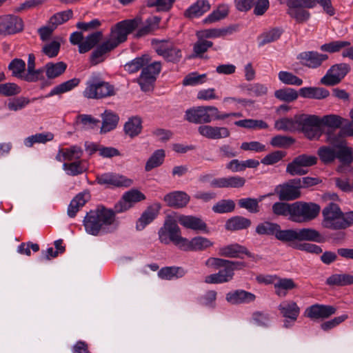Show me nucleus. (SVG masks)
<instances>
[{"mask_svg":"<svg viewBox=\"0 0 353 353\" xmlns=\"http://www.w3.org/2000/svg\"><path fill=\"white\" fill-rule=\"evenodd\" d=\"M327 58V54L314 51L303 52L298 56V59L302 65L311 68L319 67Z\"/></svg>","mask_w":353,"mask_h":353,"instance_id":"nucleus-23","label":"nucleus"},{"mask_svg":"<svg viewBox=\"0 0 353 353\" xmlns=\"http://www.w3.org/2000/svg\"><path fill=\"white\" fill-rule=\"evenodd\" d=\"M241 254L251 256L248 250L239 244H231L219 248V254L224 257H239Z\"/></svg>","mask_w":353,"mask_h":353,"instance_id":"nucleus-32","label":"nucleus"},{"mask_svg":"<svg viewBox=\"0 0 353 353\" xmlns=\"http://www.w3.org/2000/svg\"><path fill=\"white\" fill-rule=\"evenodd\" d=\"M145 199V196L139 190L132 189L126 192L121 200L115 205L117 212H123L130 209L136 203Z\"/></svg>","mask_w":353,"mask_h":353,"instance_id":"nucleus-18","label":"nucleus"},{"mask_svg":"<svg viewBox=\"0 0 353 353\" xmlns=\"http://www.w3.org/2000/svg\"><path fill=\"white\" fill-rule=\"evenodd\" d=\"M232 32L230 28H212V29H205L200 31L196 32V37L198 39H216V38H221L229 34H231Z\"/></svg>","mask_w":353,"mask_h":353,"instance_id":"nucleus-36","label":"nucleus"},{"mask_svg":"<svg viewBox=\"0 0 353 353\" xmlns=\"http://www.w3.org/2000/svg\"><path fill=\"white\" fill-rule=\"evenodd\" d=\"M274 96L281 101L291 102L298 98V93L295 90L288 88L276 90Z\"/></svg>","mask_w":353,"mask_h":353,"instance_id":"nucleus-59","label":"nucleus"},{"mask_svg":"<svg viewBox=\"0 0 353 353\" xmlns=\"http://www.w3.org/2000/svg\"><path fill=\"white\" fill-rule=\"evenodd\" d=\"M185 274V271L183 268L180 267H165L161 268L158 272V276L161 279L165 280L181 278Z\"/></svg>","mask_w":353,"mask_h":353,"instance_id":"nucleus-45","label":"nucleus"},{"mask_svg":"<svg viewBox=\"0 0 353 353\" xmlns=\"http://www.w3.org/2000/svg\"><path fill=\"white\" fill-rule=\"evenodd\" d=\"M320 210V206L314 203H293L291 221L299 223L309 222L319 215Z\"/></svg>","mask_w":353,"mask_h":353,"instance_id":"nucleus-5","label":"nucleus"},{"mask_svg":"<svg viewBox=\"0 0 353 353\" xmlns=\"http://www.w3.org/2000/svg\"><path fill=\"white\" fill-rule=\"evenodd\" d=\"M287 13L297 23H304L310 18V13L309 11L298 5L296 6V3L292 0H290L287 3Z\"/></svg>","mask_w":353,"mask_h":353,"instance_id":"nucleus-29","label":"nucleus"},{"mask_svg":"<svg viewBox=\"0 0 353 353\" xmlns=\"http://www.w3.org/2000/svg\"><path fill=\"white\" fill-rule=\"evenodd\" d=\"M100 185L128 188L132 185V180L119 174L108 172L97 175L96 179Z\"/></svg>","mask_w":353,"mask_h":353,"instance_id":"nucleus-16","label":"nucleus"},{"mask_svg":"<svg viewBox=\"0 0 353 353\" xmlns=\"http://www.w3.org/2000/svg\"><path fill=\"white\" fill-rule=\"evenodd\" d=\"M344 121L343 118L336 114H328L320 118L321 125L327 126L332 129L340 128Z\"/></svg>","mask_w":353,"mask_h":353,"instance_id":"nucleus-54","label":"nucleus"},{"mask_svg":"<svg viewBox=\"0 0 353 353\" xmlns=\"http://www.w3.org/2000/svg\"><path fill=\"white\" fill-rule=\"evenodd\" d=\"M235 208V203L230 199H223L217 202L212 207V210L219 214L232 212Z\"/></svg>","mask_w":353,"mask_h":353,"instance_id":"nucleus-60","label":"nucleus"},{"mask_svg":"<svg viewBox=\"0 0 353 353\" xmlns=\"http://www.w3.org/2000/svg\"><path fill=\"white\" fill-rule=\"evenodd\" d=\"M159 241L164 244L172 242L176 246L181 249L185 237L181 235V229L174 214L166 216L163 225L158 232Z\"/></svg>","mask_w":353,"mask_h":353,"instance_id":"nucleus-3","label":"nucleus"},{"mask_svg":"<svg viewBox=\"0 0 353 353\" xmlns=\"http://www.w3.org/2000/svg\"><path fill=\"white\" fill-rule=\"evenodd\" d=\"M229 12L228 6L226 5H222L218 7V8L213 11L209 14L204 20L205 23H210L217 21H219L225 18Z\"/></svg>","mask_w":353,"mask_h":353,"instance_id":"nucleus-56","label":"nucleus"},{"mask_svg":"<svg viewBox=\"0 0 353 353\" xmlns=\"http://www.w3.org/2000/svg\"><path fill=\"white\" fill-rule=\"evenodd\" d=\"M282 33L283 30L280 28H274L263 33L260 37V45L263 46L266 43L276 41L280 38Z\"/></svg>","mask_w":353,"mask_h":353,"instance_id":"nucleus-58","label":"nucleus"},{"mask_svg":"<svg viewBox=\"0 0 353 353\" xmlns=\"http://www.w3.org/2000/svg\"><path fill=\"white\" fill-rule=\"evenodd\" d=\"M102 37V32L97 31L87 36L83 40V35L81 32H74L70 34V41L72 45H78L79 52L82 54L90 50Z\"/></svg>","mask_w":353,"mask_h":353,"instance_id":"nucleus-11","label":"nucleus"},{"mask_svg":"<svg viewBox=\"0 0 353 353\" xmlns=\"http://www.w3.org/2000/svg\"><path fill=\"white\" fill-rule=\"evenodd\" d=\"M83 225L88 234L98 236L116 231L119 221L112 210L101 207L88 212L84 218Z\"/></svg>","mask_w":353,"mask_h":353,"instance_id":"nucleus-1","label":"nucleus"},{"mask_svg":"<svg viewBox=\"0 0 353 353\" xmlns=\"http://www.w3.org/2000/svg\"><path fill=\"white\" fill-rule=\"evenodd\" d=\"M113 49L111 44L109 45L104 41L92 52L90 56L91 63L92 65H97L103 62L105 60V54Z\"/></svg>","mask_w":353,"mask_h":353,"instance_id":"nucleus-39","label":"nucleus"},{"mask_svg":"<svg viewBox=\"0 0 353 353\" xmlns=\"http://www.w3.org/2000/svg\"><path fill=\"white\" fill-rule=\"evenodd\" d=\"M161 205L159 203H154L149 206L141 214L137 223V228L143 230L147 225L150 223L159 214Z\"/></svg>","mask_w":353,"mask_h":353,"instance_id":"nucleus-28","label":"nucleus"},{"mask_svg":"<svg viewBox=\"0 0 353 353\" xmlns=\"http://www.w3.org/2000/svg\"><path fill=\"white\" fill-rule=\"evenodd\" d=\"M296 239L299 241H314L322 242V235L316 230L310 228H305L296 230Z\"/></svg>","mask_w":353,"mask_h":353,"instance_id":"nucleus-34","label":"nucleus"},{"mask_svg":"<svg viewBox=\"0 0 353 353\" xmlns=\"http://www.w3.org/2000/svg\"><path fill=\"white\" fill-rule=\"evenodd\" d=\"M79 79L76 78L63 82L53 88L51 90V91L46 96V97H50L54 95L60 94L69 92L75 87H77L79 85Z\"/></svg>","mask_w":353,"mask_h":353,"instance_id":"nucleus-43","label":"nucleus"},{"mask_svg":"<svg viewBox=\"0 0 353 353\" xmlns=\"http://www.w3.org/2000/svg\"><path fill=\"white\" fill-rule=\"evenodd\" d=\"M210 8L208 1H198L186 10L185 15L190 18L199 17L208 12Z\"/></svg>","mask_w":353,"mask_h":353,"instance_id":"nucleus-42","label":"nucleus"},{"mask_svg":"<svg viewBox=\"0 0 353 353\" xmlns=\"http://www.w3.org/2000/svg\"><path fill=\"white\" fill-rule=\"evenodd\" d=\"M299 115L295 116L294 118H282L278 119L274 123V128L277 130L294 132L299 129L298 117Z\"/></svg>","mask_w":353,"mask_h":353,"instance_id":"nucleus-38","label":"nucleus"},{"mask_svg":"<svg viewBox=\"0 0 353 353\" xmlns=\"http://www.w3.org/2000/svg\"><path fill=\"white\" fill-rule=\"evenodd\" d=\"M299 129L309 139H319L322 134L320 117L316 115L302 114L298 117Z\"/></svg>","mask_w":353,"mask_h":353,"instance_id":"nucleus-7","label":"nucleus"},{"mask_svg":"<svg viewBox=\"0 0 353 353\" xmlns=\"http://www.w3.org/2000/svg\"><path fill=\"white\" fill-rule=\"evenodd\" d=\"M72 15L73 12L71 10H67L57 12L50 18L48 23L54 29H56L58 26L68 21L70 19H71Z\"/></svg>","mask_w":353,"mask_h":353,"instance_id":"nucleus-51","label":"nucleus"},{"mask_svg":"<svg viewBox=\"0 0 353 353\" xmlns=\"http://www.w3.org/2000/svg\"><path fill=\"white\" fill-rule=\"evenodd\" d=\"M199 133L209 139H220L227 138L230 135V132L225 127H217L208 125H200L198 128Z\"/></svg>","mask_w":353,"mask_h":353,"instance_id":"nucleus-24","label":"nucleus"},{"mask_svg":"<svg viewBox=\"0 0 353 353\" xmlns=\"http://www.w3.org/2000/svg\"><path fill=\"white\" fill-rule=\"evenodd\" d=\"M350 71L346 63L336 64L332 66L326 74L321 78V83L325 85H334L339 83Z\"/></svg>","mask_w":353,"mask_h":353,"instance_id":"nucleus-14","label":"nucleus"},{"mask_svg":"<svg viewBox=\"0 0 353 353\" xmlns=\"http://www.w3.org/2000/svg\"><path fill=\"white\" fill-rule=\"evenodd\" d=\"M272 194L261 196L259 200L252 198L241 199L239 201V205L248 210L251 213H256L259 211V202Z\"/></svg>","mask_w":353,"mask_h":353,"instance_id":"nucleus-49","label":"nucleus"},{"mask_svg":"<svg viewBox=\"0 0 353 353\" xmlns=\"http://www.w3.org/2000/svg\"><path fill=\"white\" fill-rule=\"evenodd\" d=\"M66 69V64L63 62L56 63H50L46 65V73L48 79H54L64 72Z\"/></svg>","mask_w":353,"mask_h":353,"instance_id":"nucleus-53","label":"nucleus"},{"mask_svg":"<svg viewBox=\"0 0 353 353\" xmlns=\"http://www.w3.org/2000/svg\"><path fill=\"white\" fill-rule=\"evenodd\" d=\"M279 79L283 83L287 85H301L303 84V80L292 73L281 71L279 74Z\"/></svg>","mask_w":353,"mask_h":353,"instance_id":"nucleus-64","label":"nucleus"},{"mask_svg":"<svg viewBox=\"0 0 353 353\" xmlns=\"http://www.w3.org/2000/svg\"><path fill=\"white\" fill-rule=\"evenodd\" d=\"M54 134L51 132L37 133L26 138L23 141L24 145L30 148L35 143H46L53 139Z\"/></svg>","mask_w":353,"mask_h":353,"instance_id":"nucleus-46","label":"nucleus"},{"mask_svg":"<svg viewBox=\"0 0 353 353\" xmlns=\"http://www.w3.org/2000/svg\"><path fill=\"white\" fill-rule=\"evenodd\" d=\"M343 131H340L337 134L327 132V139L333 146L338 148L336 157L344 165H348L353 160L352 149L346 146V143L343 139Z\"/></svg>","mask_w":353,"mask_h":353,"instance_id":"nucleus-8","label":"nucleus"},{"mask_svg":"<svg viewBox=\"0 0 353 353\" xmlns=\"http://www.w3.org/2000/svg\"><path fill=\"white\" fill-rule=\"evenodd\" d=\"M329 285H347L353 284V275L347 274H336L327 279Z\"/></svg>","mask_w":353,"mask_h":353,"instance_id":"nucleus-47","label":"nucleus"},{"mask_svg":"<svg viewBox=\"0 0 353 353\" xmlns=\"http://www.w3.org/2000/svg\"><path fill=\"white\" fill-rule=\"evenodd\" d=\"M116 94L114 87L110 83L102 80L99 74H92L86 83L83 95L88 99H101Z\"/></svg>","mask_w":353,"mask_h":353,"instance_id":"nucleus-2","label":"nucleus"},{"mask_svg":"<svg viewBox=\"0 0 353 353\" xmlns=\"http://www.w3.org/2000/svg\"><path fill=\"white\" fill-rule=\"evenodd\" d=\"M163 200L170 207L181 208L188 203L190 196L183 191H174L165 194Z\"/></svg>","mask_w":353,"mask_h":353,"instance_id":"nucleus-26","label":"nucleus"},{"mask_svg":"<svg viewBox=\"0 0 353 353\" xmlns=\"http://www.w3.org/2000/svg\"><path fill=\"white\" fill-rule=\"evenodd\" d=\"M213 245L214 242L210 239L202 236H197L190 240L185 238L181 250L187 252H201Z\"/></svg>","mask_w":353,"mask_h":353,"instance_id":"nucleus-19","label":"nucleus"},{"mask_svg":"<svg viewBox=\"0 0 353 353\" xmlns=\"http://www.w3.org/2000/svg\"><path fill=\"white\" fill-rule=\"evenodd\" d=\"M350 45V43L347 41H334L328 43L323 44L321 46L322 51L334 53L340 51L341 49L345 48Z\"/></svg>","mask_w":353,"mask_h":353,"instance_id":"nucleus-62","label":"nucleus"},{"mask_svg":"<svg viewBox=\"0 0 353 353\" xmlns=\"http://www.w3.org/2000/svg\"><path fill=\"white\" fill-rule=\"evenodd\" d=\"M83 154V150L77 145L60 150L56 159L59 161L79 159Z\"/></svg>","mask_w":353,"mask_h":353,"instance_id":"nucleus-35","label":"nucleus"},{"mask_svg":"<svg viewBox=\"0 0 353 353\" xmlns=\"http://www.w3.org/2000/svg\"><path fill=\"white\" fill-rule=\"evenodd\" d=\"M34 67L35 57L33 54H30L28 60V70L24 76V80L28 81H36L40 78L41 72L39 70H35Z\"/></svg>","mask_w":353,"mask_h":353,"instance_id":"nucleus-48","label":"nucleus"},{"mask_svg":"<svg viewBox=\"0 0 353 353\" xmlns=\"http://www.w3.org/2000/svg\"><path fill=\"white\" fill-rule=\"evenodd\" d=\"M322 214L323 216L322 225L324 228L332 230L343 228V213L336 204L330 203L323 210Z\"/></svg>","mask_w":353,"mask_h":353,"instance_id":"nucleus-9","label":"nucleus"},{"mask_svg":"<svg viewBox=\"0 0 353 353\" xmlns=\"http://www.w3.org/2000/svg\"><path fill=\"white\" fill-rule=\"evenodd\" d=\"M336 311L334 306L315 304L306 309L305 315L311 319H327L335 314Z\"/></svg>","mask_w":353,"mask_h":353,"instance_id":"nucleus-21","label":"nucleus"},{"mask_svg":"<svg viewBox=\"0 0 353 353\" xmlns=\"http://www.w3.org/2000/svg\"><path fill=\"white\" fill-rule=\"evenodd\" d=\"M60 49V43L58 40L46 42L42 46V52L49 57H54L58 54Z\"/></svg>","mask_w":353,"mask_h":353,"instance_id":"nucleus-63","label":"nucleus"},{"mask_svg":"<svg viewBox=\"0 0 353 353\" xmlns=\"http://www.w3.org/2000/svg\"><path fill=\"white\" fill-rule=\"evenodd\" d=\"M137 20L123 21L111 29L109 37L105 41L114 49L119 43L125 41L127 36L138 26Z\"/></svg>","mask_w":353,"mask_h":353,"instance_id":"nucleus-6","label":"nucleus"},{"mask_svg":"<svg viewBox=\"0 0 353 353\" xmlns=\"http://www.w3.org/2000/svg\"><path fill=\"white\" fill-rule=\"evenodd\" d=\"M161 68L160 62H154L143 68L138 79V83L143 91H150L152 89L157 75L160 72Z\"/></svg>","mask_w":353,"mask_h":353,"instance_id":"nucleus-13","label":"nucleus"},{"mask_svg":"<svg viewBox=\"0 0 353 353\" xmlns=\"http://www.w3.org/2000/svg\"><path fill=\"white\" fill-rule=\"evenodd\" d=\"M90 193L84 191L78 194L70 202L68 208V215L73 218L76 216L77 212L82 208L85 203L90 199Z\"/></svg>","mask_w":353,"mask_h":353,"instance_id":"nucleus-31","label":"nucleus"},{"mask_svg":"<svg viewBox=\"0 0 353 353\" xmlns=\"http://www.w3.org/2000/svg\"><path fill=\"white\" fill-rule=\"evenodd\" d=\"M173 214L177 223H179L185 228L194 231H201L205 233L208 232L207 224L200 217L176 213Z\"/></svg>","mask_w":353,"mask_h":353,"instance_id":"nucleus-17","label":"nucleus"},{"mask_svg":"<svg viewBox=\"0 0 353 353\" xmlns=\"http://www.w3.org/2000/svg\"><path fill=\"white\" fill-rule=\"evenodd\" d=\"M165 157V150L163 149L154 151L146 161L145 170L149 172L163 164Z\"/></svg>","mask_w":353,"mask_h":353,"instance_id":"nucleus-44","label":"nucleus"},{"mask_svg":"<svg viewBox=\"0 0 353 353\" xmlns=\"http://www.w3.org/2000/svg\"><path fill=\"white\" fill-rule=\"evenodd\" d=\"M9 70L12 72V75L24 79L26 70V63L21 59H13L8 65Z\"/></svg>","mask_w":353,"mask_h":353,"instance_id":"nucleus-55","label":"nucleus"},{"mask_svg":"<svg viewBox=\"0 0 353 353\" xmlns=\"http://www.w3.org/2000/svg\"><path fill=\"white\" fill-rule=\"evenodd\" d=\"M297 288L296 283L292 279L278 276L274 286V293L281 298L285 297L289 292Z\"/></svg>","mask_w":353,"mask_h":353,"instance_id":"nucleus-27","label":"nucleus"},{"mask_svg":"<svg viewBox=\"0 0 353 353\" xmlns=\"http://www.w3.org/2000/svg\"><path fill=\"white\" fill-rule=\"evenodd\" d=\"M217 108L214 106H199L188 110L185 119L194 123H208L216 117Z\"/></svg>","mask_w":353,"mask_h":353,"instance_id":"nucleus-10","label":"nucleus"},{"mask_svg":"<svg viewBox=\"0 0 353 353\" xmlns=\"http://www.w3.org/2000/svg\"><path fill=\"white\" fill-rule=\"evenodd\" d=\"M236 126L252 130L266 129L268 128L267 123L262 120L243 119L234 122Z\"/></svg>","mask_w":353,"mask_h":353,"instance_id":"nucleus-50","label":"nucleus"},{"mask_svg":"<svg viewBox=\"0 0 353 353\" xmlns=\"http://www.w3.org/2000/svg\"><path fill=\"white\" fill-rule=\"evenodd\" d=\"M152 46L157 53L168 61L176 63L182 57L180 49L170 41L153 40Z\"/></svg>","mask_w":353,"mask_h":353,"instance_id":"nucleus-12","label":"nucleus"},{"mask_svg":"<svg viewBox=\"0 0 353 353\" xmlns=\"http://www.w3.org/2000/svg\"><path fill=\"white\" fill-rule=\"evenodd\" d=\"M245 179L239 176L223 177L214 179L212 185L216 188H241L245 185Z\"/></svg>","mask_w":353,"mask_h":353,"instance_id":"nucleus-30","label":"nucleus"},{"mask_svg":"<svg viewBox=\"0 0 353 353\" xmlns=\"http://www.w3.org/2000/svg\"><path fill=\"white\" fill-rule=\"evenodd\" d=\"M300 95L303 98L323 99L330 95V92L320 87H304L299 90Z\"/></svg>","mask_w":353,"mask_h":353,"instance_id":"nucleus-33","label":"nucleus"},{"mask_svg":"<svg viewBox=\"0 0 353 353\" xmlns=\"http://www.w3.org/2000/svg\"><path fill=\"white\" fill-rule=\"evenodd\" d=\"M250 225L251 221L250 219L243 216H236L229 219L226 221L225 228L227 230L234 231L245 229Z\"/></svg>","mask_w":353,"mask_h":353,"instance_id":"nucleus-40","label":"nucleus"},{"mask_svg":"<svg viewBox=\"0 0 353 353\" xmlns=\"http://www.w3.org/2000/svg\"><path fill=\"white\" fill-rule=\"evenodd\" d=\"M23 29V22L16 16L0 17V34H13Z\"/></svg>","mask_w":353,"mask_h":353,"instance_id":"nucleus-22","label":"nucleus"},{"mask_svg":"<svg viewBox=\"0 0 353 353\" xmlns=\"http://www.w3.org/2000/svg\"><path fill=\"white\" fill-rule=\"evenodd\" d=\"M281 314L285 318L284 327H290V323H294L300 314V307L297 303L292 300H285L278 306Z\"/></svg>","mask_w":353,"mask_h":353,"instance_id":"nucleus-15","label":"nucleus"},{"mask_svg":"<svg viewBox=\"0 0 353 353\" xmlns=\"http://www.w3.org/2000/svg\"><path fill=\"white\" fill-rule=\"evenodd\" d=\"M119 116L110 110H105L102 114L101 133L108 132L114 129L119 122Z\"/></svg>","mask_w":353,"mask_h":353,"instance_id":"nucleus-37","label":"nucleus"},{"mask_svg":"<svg viewBox=\"0 0 353 353\" xmlns=\"http://www.w3.org/2000/svg\"><path fill=\"white\" fill-rule=\"evenodd\" d=\"M221 268L218 269L216 273L211 274L205 277L204 281L208 284H221L230 282L233 279L234 271L245 267V263L241 261H232L225 260Z\"/></svg>","mask_w":353,"mask_h":353,"instance_id":"nucleus-4","label":"nucleus"},{"mask_svg":"<svg viewBox=\"0 0 353 353\" xmlns=\"http://www.w3.org/2000/svg\"><path fill=\"white\" fill-rule=\"evenodd\" d=\"M225 299L232 305L247 304L254 302L256 299V296L243 290H236L227 293Z\"/></svg>","mask_w":353,"mask_h":353,"instance_id":"nucleus-25","label":"nucleus"},{"mask_svg":"<svg viewBox=\"0 0 353 353\" xmlns=\"http://www.w3.org/2000/svg\"><path fill=\"white\" fill-rule=\"evenodd\" d=\"M150 61V59L148 55L145 54L140 57H137L133 59L132 61L126 63L125 65V70L128 71L130 73H134L137 72L139 69H141L144 65H146Z\"/></svg>","mask_w":353,"mask_h":353,"instance_id":"nucleus-52","label":"nucleus"},{"mask_svg":"<svg viewBox=\"0 0 353 353\" xmlns=\"http://www.w3.org/2000/svg\"><path fill=\"white\" fill-rule=\"evenodd\" d=\"M300 185L293 183V179L289 182L279 185L275 188V192L279 194V199L283 201H292L301 196Z\"/></svg>","mask_w":353,"mask_h":353,"instance_id":"nucleus-20","label":"nucleus"},{"mask_svg":"<svg viewBox=\"0 0 353 353\" xmlns=\"http://www.w3.org/2000/svg\"><path fill=\"white\" fill-rule=\"evenodd\" d=\"M293 203H286L282 202H276L272 205L273 213L279 216H290L291 220L292 214Z\"/></svg>","mask_w":353,"mask_h":353,"instance_id":"nucleus-61","label":"nucleus"},{"mask_svg":"<svg viewBox=\"0 0 353 353\" xmlns=\"http://www.w3.org/2000/svg\"><path fill=\"white\" fill-rule=\"evenodd\" d=\"M280 226L274 223L265 221L259 223L256 228V232L260 235H275Z\"/></svg>","mask_w":353,"mask_h":353,"instance_id":"nucleus-57","label":"nucleus"},{"mask_svg":"<svg viewBox=\"0 0 353 353\" xmlns=\"http://www.w3.org/2000/svg\"><path fill=\"white\" fill-rule=\"evenodd\" d=\"M141 119L139 117H132L124 125V131L131 138L139 135L142 130Z\"/></svg>","mask_w":353,"mask_h":353,"instance_id":"nucleus-41","label":"nucleus"}]
</instances>
